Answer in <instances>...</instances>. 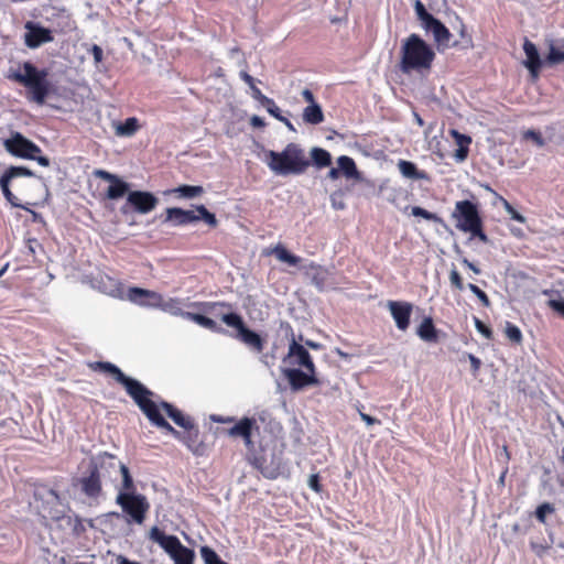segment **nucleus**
Returning <instances> with one entry per match:
<instances>
[{
    "instance_id": "nucleus-21",
    "label": "nucleus",
    "mask_w": 564,
    "mask_h": 564,
    "mask_svg": "<svg viewBox=\"0 0 564 564\" xmlns=\"http://www.w3.org/2000/svg\"><path fill=\"white\" fill-rule=\"evenodd\" d=\"M427 32H432L438 50L447 48L452 39L449 30L436 18H433L423 26Z\"/></svg>"
},
{
    "instance_id": "nucleus-45",
    "label": "nucleus",
    "mask_w": 564,
    "mask_h": 564,
    "mask_svg": "<svg viewBox=\"0 0 564 564\" xmlns=\"http://www.w3.org/2000/svg\"><path fill=\"white\" fill-rule=\"evenodd\" d=\"M449 282H451L452 288L457 291H463L465 288L463 278L459 274V272L456 270V268H453L449 272Z\"/></svg>"
},
{
    "instance_id": "nucleus-47",
    "label": "nucleus",
    "mask_w": 564,
    "mask_h": 564,
    "mask_svg": "<svg viewBox=\"0 0 564 564\" xmlns=\"http://www.w3.org/2000/svg\"><path fill=\"white\" fill-rule=\"evenodd\" d=\"M467 288L478 297L485 307L490 306V300L488 295L480 288L474 283H468Z\"/></svg>"
},
{
    "instance_id": "nucleus-55",
    "label": "nucleus",
    "mask_w": 564,
    "mask_h": 564,
    "mask_svg": "<svg viewBox=\"0 0 564 564\" xmlns=\"http://www.w3.org/2000/svg\"><path fill=\"white\" fill-rule=\"evenodd\" d=\"M547 305L561 316L564 317V301L563 300H550Z\"/></svg>"
},
{
    "instance_id": "nucleus-17",
    "label": "nucleus",
    "mask_w": 564,
    "mask_h": 564,
    "mask_svg": "<svg viewBox=\"0 0 564 564\" xmlns=\"http://www.w3.org/2000/svg\"><path fill=\"white\" fill-rule=\"evenodd\" d=\"M387 306L397 328L405 332L410 326L413 304L406 301H389Z\"/></svg>"
},
{
    "instance_id": "nucleus-27",
    "label": "nucleus",
    "mask_w": 564,
    "mask_h": 564,
    "mask_svg": "<svg viewBox=\"0 0 564 564\" xmlns=\"http://www.w3.org/2000/svg\"><path fill=\"white\" fill-rule=\"evenodd\" d=\"M267 254H274L275 258L289 265L296 267L301 263V257L291 253L282 243H278L270 251L265 252Z\"/></svg>"
},
{
    "instance_id": "nucleus-28",
    "label": "nucleus",
    "mask_w": 564,
    "mask_h": 564,
    "mask_svg": "<svg viewBox=\"0 0 564 564\" xmlns=\"http://www.w3.org/2000/svg\"><path fill=\"white\" fill-rule=\"evenodd\" d=\"M337 167L339 169V173H341L347 178H358L359 172L357 170L355 161L347 155H341L337 159Z\"/></svg>"
},
{
    "instance_id": "nucleus-11",
    "label": "nucleus",
    "mask_w": 564,
    "mask_h": 564,
    "mask_svg": "<svg viewBox=\"0 0 564 564\" xmlns=\"http://www.w3.org/2000/svg\"><path fill=\"white\" fill-rule=\"evenodd\" d=\"M116 502L134 523L142 524L144 522L150 509V503L145 496L134 492H119Z\"/></svg>"
},
{
    "instance_id": "nucleus-1",
    "label": "nucleus",
    "mask_w": 564,
    "mask_h": 564,
    "mask_svg": "<svg viewBox=\"0 0 564 564\" xmlns=\"http://www.w3.org/2000/svg\"><path fill=\"white\" fill-rule=\"evenodd\" d=\"M89 368L93 371L104 372L106 375L111 376L116 382L121 384L128 395L135 402L137 394H140L141 398L148 400L150 403L154 404L158 412L164 411L166 415L180 427L188 429L195 422L188 415H185L181 410L175 408L172 403H169L162 400L159 395H156L153 391L148 389L143 383L138 381L137 379L130 378L126 376L122 370L116 365L109 361H94L90 362Z\"/></svg>"
},
{
    "instance_id": "nucleus-63",
    "label": "nucleus",
    "mask_w": 564,
    "mask_h": 564,
    "mask_svg": "<svg viewBox=\"0 0 564 564\" xmlns=\"http://www.w3.org/2000/svg\"><path fill=\"white\" fill-rule=\"evenodd\" d=\"M250 124L253 128H264L265 121L261 117L254 115L250 118Z\"/></svg>"
},
{
    "instance_id": "nucleus-23",
    "label": "nucleus",
    "mask_w": 564,
    "mask_h": 564,
    "mask_svg": "<svg viewBox=\"0 0 564 564\" xmlns=\"http://www.w3.org/2000/svg\"><path fill=\"white\" fill-rule=\"evenodd\" d=\"M397 166L404 178L412 181H430V175L425 171L419 170L416 164L411 161L401 159L398 161Z\"/></svg>"
},
{
    "instance_id": "nucleus-37",
    "label": "nucleus",
    "mask_w": 564,
    "mask_h": 564,
    "mask_svg": "<svg viewBox=\"0 0 564 564\" xmlns=\"http://www.w3.org/2000/svg\"><path fill=\"white\" fill-rule=\"evenodd\" d=\"M412 215L415 217H421L425 220L434 221V223H442V218L438 217L436 214L431 213L420 206L412 207Z\"/></svg>"
},
{
    "instance_id": "nucleus-34",
    "label": "nucleus",
    "mask_w": 564,
    "mask_h": 564,
    "mask_svg": "<svg viewBox=\"0 0 564 564\" xmlns=\"http://www.w3.org/2000/svg\"><path fill=\"white\" fill-rule=\"evenodd\" d=\"M129 189V185L117 177V181L111 182L107 189V197L109 199H118L126 195Z\"/></svg>"
},
{
    "instance_id": "nucleus-31",
    "label": "nucleus",
    "mask_w": 564,
    "mask_h": 564,
    "mask_svg": "<svg viewBox=\"0 0 564 564\" xmlns=\"http://www.w3.org/2000/svg\"><path fill=\"white\" fill-rule=\"evenodd\" d=\"M140 129L139 120L135 117L127 118L116 126V134L119 137H131Z\"/></svg>"
},
{
    "instance_id": "nucleus-64",
    "label": "nucleus",
    "mask_w": 564,
    "mask_h": 564,
    "mask_svg": "<svg viewBox=\"0 0 564 564\" xmlns=\"http://www.w3.org/2000/svg\"><path fill=\"white\" fill-rule=\"evenodd\" d=\"M302 96H303L304 100L307 101L310 105L316 104L314 94L310 89L305 88L302 91Z\"/></svg>"
},
{
    "instance_id": "nucleus-39",
    "label": "nucleus",
    "mask_w": 564,
    "mask_h": 564,
    "mask_svg": "<svg viewBox=\"0 0 564 564\" xmlns=\"http://www.w3.org/2000/svg\"><path fill=\"white\" fill-rule=\"evenodd\" d=\"M414 9L419 20L422 23V26H424L429 21H431L434 18L430 12H427L424 4L420 0L415 1Z\"/></svg>"
},
{
    "instance_id": "nucleus-49",
    "label": "nucleus",
    "mask_w": 564,
    "mask_h": 564,
    "mask_svg": "<svg viewBox=\"0 0 564 564\" xmlns=\"http://www.w3.org/2000/svg\"><path fill=\"white\" fill-rule=\"evenodd\" d=\"M451 134L455 139L458 147H469L471 143V138L469 135L463 134L455 129L451 130Z\"/></svg>"
},
{
    "instance_id": "nucleus-16",
    "label": "nucleus",
    "mask_w": 564,
    "mask_h": 564,
    "mask_svg": "<svg viewBox=\"0 0 564 564\" xmlns=\"http://www.w3.org/2000/svg\"><path fill=\"white\" fill-rule=\"evenodd\" d=\"M283 377L288 380L293 391H300L308 386L319 384V380L315 372L303 371L299 368H284L282 369Z\"/></svg>"
},
{
    "instance_id": "nucleus-5",
    "label": "nucleus",
    "mask_w": 564,
    "mask_h": 564,
    "mask_svg": "<svg viewBox=\"0 0 564 564\" xmlns=\"http://www.w3.org/2000/svg\"><path fill=\"white\" fill-rule=\"evenodd\" d=\"M434 59L435 52L417 34H411L404 41L401 50V69L404 73L430 70Z\"/></svg>"
},
{
    "instance_id": "nucleus-14",
    "label": "nucleus",
    "mask_w": 564,
    "mask_h": 564,
    "mask_svg": "<svg viewBox=\"0 0 564 564\" xmlns=\"http://www.w3.org/2000/svg\"><path fill=\"white\" fill-rule=\"evenodd\" d=\"M281 328H285V333L292 336L283 362H288L293 367H302L308 372H315L316 367L313 362V358L308 350L295 340L292 326L288 322H282Z\"/></svg>"
},
{
    "instance_id": "nucleus-36",
    "label": "nucleus",
    "mask_w": 564,
    "mask_h": 564,
    "mask_svg": "<svg viewBox=\"0 0 564 564\" xmlns=\"http://www.w3.org/2000/svg\"><path fill=\"white\" fill-rule=\"evenodd\" d=\"M159 307H162L164 311L173 315H181L183 317L186 313L182 311V301L180 299H170L166 302L162 299V304Z\"/></svg>"
},
{
    "instance_id": "nucleus-54",
    "label": "nucleus",
    "mask_w": 564,
    "mask_h": 564,
    "mask_svg": "<svg viewBox=\"0 0 564 564\" xmlns=\"http://www.w3.org/2000/svg\"><path fill=\"white\" fill-rule=\"evenodd\" d=\"M531 550L535 553L536 556L542 557L546 551L549 550V545L536 543V542H530Z\"/></svg>"
},
{
    "instance_id": "nucleus-29",
    "label": "nucleus",
    "mask_w": 564,
    "mask_h": 564,
    "mask_svg": "<svg viewBox=\"0 0 564 564\" xmlns=\"http://www.w3.org/2000/svg\"><path fill=\"white\" fill-rule=\"evenodd\" d=\"M184 317L212 332L218 333L221 330L214 319L203 314L186 312Z\"/></svg>"
},
{
    "instance_id": "nucleus-53",
    "label": "nucleus",
    "mask_w": 564,
    "mask_h": 564,
    "mask_svg": "<svg viewBox=\"0 0 564 564\" xmlns=\"http://www.w3.org/2000/svg\"><path fill=\"white\" fill-rule=\"evenodd\" d=\"M210 420L216 423H223V424H235V422L238 421L235 416H223L219 414H212Z\"/></svg>"
},
{
    "instance_id": "nucleus-15",
    "label": "nucleus",
    "mask_w": 564,
    "mask_h": 564,
    "mask_svg": "<svg viewBox=\"0 0 564 564\" xmlns=\"http://www.w3.org/2000/svg\"><path fill=\"white\" fill-rule=\"evenodd\" d=\"M24 28L26 30L24 34V44L29 48H37L45 43L54 41L53 31L40 25L39 23L28 21Z\"/></svg>"
},
{
    "instance_id": "nucleus-43",
    "label": "nucleus",
    "mask_w": 564,
    "mask_h": 564,
    "mask_svg": "<svg viewBox=\"0 0 564 564\" xmlns=\"http://www.w3.org/2000/svg\"><path fill=\"white\" fill-rule=\"evenodd\" d=\"M522 138H523V140H532L535 143V145H538L540 148L545 144V141H544L541 132L533 130V129H529V130L524 131L522 133Z\"/></svg>"
},
{
    "instance_id": "nucleus-2",
    "label": "nucleus",
    "mask_w": 564,
    "mask_h": 564,
    "mask_svg": "<svg viewBox=\"0 0 564 564\" xmlns=\"http://www.w3.org/2000/svg\"><path fill=\"white\" fill-rule=\"evenodd\" d=\"M135 404L140 411L145 415L150 423L159 429L164 430L166 433L173 435L176 440L181 441L194 455L202 456L206 451L205 443L199 437V429L195 424L191 427L184 429L185 432L175 430L162 415L158 412L154 404L137 394Z\"/></svg>"
},
{
    "instance_id": "nucleus-9",
    "label": "nucleus",
    "mask_w": 564,
    "mask_h": 564,
    "mask_svg": "<svg viewBox=\"0 0 564 564\" xmlns=\"http://www.w3.org/2000/svg\"><path fill=\"white\" fill-rule=\"evenodd\" d=\"M223 433L232 440L242 441L247 452L256 453L258 438L260 436V425L254 416H242Z\"/></svg>"
},
{
    "instance_id": "nucleus-8",
    "label": "nucleus",
    "mask_w": 564,
    "mask_h": 564,
    "mask_svg": "<svg viewBox=\"0 0 564 564\" xmlns=\"http://www.w3.org/2000/svg\"><path fill=\"white\" fill-rule=\"evenodd\" d=\"M199 220H203L210 228L218 226L215 214L210 213L204 205L195 206L194 210H186L180 207H169L165 210L164 223H171L173 226H186Z\"/></svg>"
},
{
    "instance_id": "nucleus-41",
    "label": "nucleus",
    "mask_w": 564,
    "mask_h": 564,
    "mask_svg": "<svg viewBox=\"0 0 564 564\" xmlns=\"http://www.w3.org/2000/svg\"><path fill=\"white\" fill-rule=\"evenodd\" d=\"M562 62H564V52L560 51L554 46H551L545 57V63H547L549 65H556Z\"/></svg>"
},
{
    "instance_id": "nucleus-7",
    "label": "nucleus",
    "mask_w": 564,
    "mask_h": 564,
    "mask_svg": "<svg viewBox=\"0 0 564 564\" xmlns=\"http://www.w3.org/2000/svg\"><path fill=\"white\" fill-rule=\"evenodd\" d=\"M115 467V456L110 454H102L97 459L91 460L88 467V475L78 479L82 492L90 498L98 499L102 494L101 473L100 469L106 465Z\"/></svg>"
},
{
    "instance_id": "nucleus-3",
    "label": "nucleus",
    "mask_w": 564,
    "mask_h": 564,
    "mask_svg": "<svg viewBox=\"0 0 564 564\" xmlns=\"http://www.w3.org/2000/svg\"><path fill=\"white\" fill-rule=\"evenodd\" d=\"M7 78L23 86L28 99L37 105H43L52 91L48 70L40 69L31 62H24L17 69H10Z\"/></svg>"
},
{
    "instance_id": "nucleus-33",
    "label": "nucleus",
    "mask_w": 564,
    "mask_h": 564,
    "mask_svg": "<svg viewBox=\"0 0 564 564\" xmlns=\"http://www.w3.org/2000/svg\"><path fill=\"white\" fill-rule=\"evenodd\" d=\"M311 158L313 161V164L317 169L327 167L332 164V155L330 153L322 148H313L311 150Z\"/></svg>"
},
{
    "instance_id": "nucleus-30",
    "label": "nucleus",
    "mask_w": 564,
    "mask_h": 564,
    "mask_svg": "<svg viewBox=\"0 0 564 564\" xmlns=\"http://www.w3.org/2000/svg\"><path fill=\"white\" fill-rule=\"evenodd\" d=\"M303 120L310 124H319L324 121V113L318 104L308 105L303 110Z\"/></svg>"
},
{
    "instance_id": "nucleus-59",
    "label": "nucleus",
    "mask_w": 564,
    "mask_h": 564,
    "mask_svg": "<svg viewBox=\"0 0 564 564\" xmlns=\"http://www.w3.org/2000/svg\"><path fill=\"white\" fill-rule=\"evenodd\" d=\"M469 153V147H458V149L455 151V159L458 162H463L467 159Z\"/></svg>"
},
{
    "instance_id": "nucleus-60",
    "label": "nucleus",
    "mask_w": 564,
    "mask_h": 564,
    "mask_svg": "<svg viewBox=\"0 0 564 564\" xmlns=\"http://www.w3.org/2000/svg\"><path fill=\"white\" fill-rule=\"evenodd\" d=\"M358 412H359V415H360L361 420L367 425H373V424H380L381 423L380 420L364 413L360 409H358Z\"/></svg>"
},
{
    "instance_id": "nucleus-22",
    "label": "nucleus",
    "mask_w": 564,
    "mask_h": 564,
    "mask_svg": "<svg viewBox=\"0 0 564 564\" xmlns=\"http://www.w3.org/2000/svg\"><path fill=\"white\" fill-rule=\"evenodd\" d=\"M523 51L527 56L524 65L530 70L531 75L536 77L542 67V61L540 58L538 48L531 41L525 39L523 43Z\"/></svg>"
},
{
    "instance_id": "nucleus-35",
    "label": "nucleus",
    "mask_w": 564,
    "mask_h": 564,
    "mask_svg": "<svg viewBox=\"0 0 564 564\" xmlns=\"http://www.w3.org/2000/svg\"><path fill=\"white\" fill-rule=\"evenodd\" d=\"M217 306L231 308V305L225 302H193L188 307L199 310L206 314H213Z\"/></svg>"
},
{
    "instance_id": "nucleus-44",
    "label": "nucleus",
    "mask_w": 564,
    "mask_h": 564,
    "mask_svg": "<svg viewBox=\"0 0 564 564\" xmlns=\"http://www.w3.org/2000/svg\"><path fill=\"white\" fill-rule=\"evenodd\" d=\"M200 555L205 564H215L218 560H220L219 555L209 546H203L200 549Z\"/></svg>"
},
{
    "instance_id": "nucleus-24",
    "label": "nucleus",
    "mask_w": 564,
    "mask_h": 564,
    "mask_svg": "<svg viewBox=\"0 0 564 564\" xmlns=\"http://www.w3.org/2000/svg\"><path fill=\"white\" fill-rule=\"evenodd\" d=\"M416 335L426 343L438 341V330L434 325L431 316H424L421 324L416 328Z\"/></svg>"
},
{
    "instance_id": "nucleus-26",
    "label": "nucleus",
    "mask_w": 564,
    "mask_h": 564,
    "mask_svg": "<svg viewBox=\"0 0 564 564\" xmlns=\"http://www.w3.org/2000/svg\"><path fill=\"white\" fill-rule=\"evenodd\" d=\"M204 187L200 185H180L177 187L167 189L164 195H173L176 198L193 199L200 197L204 194Z\"/></svg>"
},
{
    "instance_id": "nucleus-62",
    "label": "nucleus",
    "mask_w": 564,
    "mask_h": 564,
    "mask_svg": "<svg viewBox=\"0 0 564 564\" xmlns=\"http://www.w3.org/2000/svg\"><path fill=\"white\" fill-rule=\"evenodd\" d=\"M91 53H93V56H94V59L96 63H100L102 61V56H104V53H102V48L98 45H93L91 47Z\"/></svg>"
},
{
    "instance_id": "nucleus-57",
    "label": "nucleus",
    "mask_w": 564,
    "mask_h": 564,
    "mask_svg": "<svg viewBox=\"0 0 564 564\" xmlns=\"http://www.w3.org/2000/svg\"><path fill=\"white\" fill-rule=\"evenodd\" d=\"M86 531V528L83 523V520L79 516H75L74 518V525H73V532L76 535H80Z\"/></svg>"
},
{
    "instance_id": "nucleus-4",
    "label": "nucleus",
    "mask_w": 564,
    "mask_h": 564,
    "mask_svg": "<svg viewBox=\"0 0 564 564\" xmlns=\"http://www.w3.org/2000/svg\"><path fill=\"white\" fill-rule=\"evenodd\" d=\"M265 156L268 166L278 175H300L311 165L304 150L294 142L288 143L281 152L270 150Z\"/></svg>"
},
{
    "instance_id": "nucleus-56",
    "label": "nucleus",
    "mask_w": 564,
    "mask_h": 564,
    "mask_svg": "<svg viewBox=\"0 0 564 564\" xmlns=\"http://www.w3.org/2000/svg\"><path fill=\"white\" fill-rule=\"evenodd\" d=\"M308 486L315 492L322 491V485L319 482V476L317 474H313L308 478Z\"/></svg>"
},
{
    "instance_id": "nucleus-13",
    "label": "nucleus",
    "mask_w": 564,
    "mask_h": 564,
    "mask_svg": "<svg viewBox=\"0 0 564 564\" xmlns=\"http://www.w3.org/2000/svg\"><path fill=\"white\" fill-rule=\"evenodd\" d=\"M452 218L457 230L467 232L482 221L477 204L464 199L455 203Z\"/></svg>"
},
{
    "instance_id": "nucleus-58",
    "label": "nucleus",
    "mask_w": 564,
    "mask_h": 564,
    "mask_svg": "<svg viewBox=\"0 0 564 564\" xmlns=\"http://www.w3.org/2000/svg\"><path fill=\"white\" fill-rule=\"evenodd\" d=\"M94 174H95L97 177H99V178H101V180H105V181H108V182H110V183H111V182H113V181H117V177H118L117 175L111 174V173H109V172H107V171H105V170H96V171L94 172Z\"/></svg>"
},
{
    "instance_id": "nucleus-42",
    "label": "nucleus",
    "mask_w": 564,
    "mask_h": 564,
    "mask_svg": "<svg viewBox=\"0 0 564 564\" xmlns=\"http://www.w3.org/2000/svg\"><path fill=\"white\" fill-rule=\"evenodd\" d=\"M506 336L512 343L520 344L522 341V333H521L520 328L511 323H507Z\"/></svg>"
},
{
    "instance_id": "nucleus-18",
    "label": "nucleus",
    "mask_w": 564,
    "mask_h": 564,
    "mask_svg": "<svg viewBox=\"0 0 564 564\" xmlns=\"http://www.w3.org/2000/svg\"><path fill=\"white\" fill-rule=\"evenodd\" d=\"M127 203L133 207L139 214H148L152 212L159 199L150 192L133 191L128 194Z\"/></svg>"
},
{
    "instance_id": "nucleus-6",
    "label": "nucleus",
    "mask_w": 564,
    "mask_h": 564,
    "mask_svg": "<svg viewBox=\"0 0 564 564\" xmlns=\"http://www.w3.org/2000/svg\"><path fill=\"white\" fill-rule=\"evenodd\" d=\"M149 539L158 543L171 556L174 564H194V550L183 545L176 535H167L159 527H152Z\"/></svg>"
},
{
    "instance_id": "nucleus-50",
    "label": "nucleus",
    "mask_w": 564,
    "mask_h": 564,
    "mask_svg": "<svg viewBox=\"0 0 564 564\" xmlns=\"http://www.w3.org/2000/svg\"><path fill=\"white\" fill-rule=\"evenodd\" d=\"M468 232L471 235V237L478 238L484 243H487L489 240L488 236L484 231V223L482 221L479 223L477 226H475V228H471Z\"/></svg>"
},
{
    "instance_id": "nucleus-40",
    "label": "nucleus",
    "mask_w": 564,
    "mask_h": 564,
    "mask_svg": "<svg viewBox=\"0 0 564 564\" xmlns=\"http://www.w3.org/2000/svg\"><path fill=\"white\" fill-rule=\"evenodd\" d=\"M414 9L419 20L422 23V26H424L429 21H431L434 18L430 12H427L424 4L420 0L415 1Z\"/></svg>"
},
{
    "instance_id": "nucleus-38",
    "label": "nucleus",
    "mask_w": 564,
    "mask_h": 564,
    "mask_svg": "<svg viewBox=\"0 0 564 564\" xmlns=\"http://www.w3.org/2000/svg\"><path fill=\"white\" fill-rule=\"evenodd\" d=\"M119 468L122 474V487L126 490L124 492H133L134 484L130 475L129 468L123 464H120Z\"/></svg>"
},
{
    "instance_id": "nucleus-52",
    "label": "nucleus",
    "mask_w": 564,
    "mask_h": 564,
    "mask_svg": "<svg viewBox=\"0 0 564 564\" xmlns=\"http://www.w3.org/2000/svg\"><path fill=\"white\" fill-rule=\"evenodd\" d=\"M467 358L470 362L471 372L476 376L481 368V360L473 354H467Z\"/></svg>"
},
{
    "instance_id": "nucleus-48",
    "label": "nucleus",
    "mask_w": 564,
    "mask_h": 564,
    "mask_svg": "<svg viewBox=\"0 0 564 564\" xmlns=\"http://www.w3.org/2000/svg\"><path fill=\"white\" fill-rule=\"evenodd\" d=\"M554 511V508L552 505L550 503H542L540 505L536 510H535V517L536 519L541 522V523H544L545 522V517H546V513H551Z\"/></svg>"
},
{
    "instance_id": "nucleus-51",
    "label": "nucleus",
    "mask_w": 564,
    "mask_h": 564,
    "mask_svg": "<svg viewBox=\"0 0 564 564\" xmlns=\"http://www.w3.org/2000/svg\"><path fill=\"white\" fill-rule=\"evenodd\" d=\"M503 205L511 219L521 224L525 223V218L518 213L508 200H505Z\"/></svg>"
},
{
    "instance_id": "nucleus-61",
    "label": "nucleus",
    "mask_w": 564,
    "mask_h": 564,
    "mask_svg": "<svg viewBox=\"0 0 564 564\" xmlns=\"http://www.w3.org/2000/svg\"><path fill=\"white\" fill-rule=\"evenodd\" d=\"M250 88L252 90V97L262 105V102L264 101V98H268V97L262 94V91L256 86V84L250 86Z\"/></svg>"
},
{
    "instance_id": "nucleus-25",
    "label": "nucleus",
    "mask_w": 564,
    "mask_h": 564,
    "mask_svg": "<svg viewBox=\"0 0 564 564\" xmlns=\"http://www.w3.org/2000/svg\"><path fill=\"white\" fill-rule=\"evenodd\" d=\"M305 273L311 278L312 283L319 290L326 285L329 276L328 270L315 262H311L305 267Z\"/></svg>"
},
{
    "instance_id": "nucleus-10",
    "label": "nucleus",
    "mask_w": 564,
    "mask_h": 564,
    "mask_svg": "<svg viewBox=\"0 0 564 564\" xmlns=\"http://www.w3.org/2000/svg\"><path fill=\"white\" fill-rule=\"evenodd\" d=\"M3 145L13 156L34 160L45 167L50 165V159L41 155V148L19 132H15L9 139H6Z\"/></svg>"
},
{
    "instance_id": "nucleus-12",
    "label": "nucleus",
    "mask_w": 564,
    "mask_h": 564,
    "mask_svg": "<svg viewBox=\"0 0 564 564\" xmlns=\"http://www.w3.org/2000/svg\"><path fill=\"white\" fill-rule=\"evenodd\" d=\"M221 321L229 327L237 330V338L256 352H262L264 349V339L259 334L249 329L237 313H228L221 316Z\"/></svg>"
},
{
    "instance_id": "nucleus-46",
    "label": "nucleus",
    "mask_w": 564,
    "mask_h": 564,
    "mask_svg": "<svg viewBox=\"0 0 564 564\" xmlns=\"http://www.w3.org/2000/svg\"><path fill=\"white\" fill-rule=\"evenodd\" d=\"M474 323L476 329L488 340H491L494 338L492 329L486 325L482 321H480L478 317H474Z\"/></svg>"
},
{
    "instance_id": "nucleus-32",
    "label": "nucleus",
    "mask_w": 564,
    "mask_h": 564,
    "mask_svg": "<svg viewBox=\"0 0 564 564\" xmlns=\"http://www.w3.org/2000/svg\"><path fill=\"white\" fill-rule=\"evenodd\" d=\"M262 106L267 109V111L274 117L276 120L283 122L291 131H295L292 122L281 113V109L278 107L275 101L272 98H264Z\"/></svg>"
},
{
    "instance_id": "nucleus-20",
    "label": "nucleus",
    "mask_w": 564,
    "mask_h": 564,
    "mask_svg": "<svg viewBox=\"0 0 564 564\" xmlns=\"http://www.w3.org/2000/svg\"><path fill=\"white\" fill-rule=\"evenodd\" d=\"M127 295L138 305L158 307L162 304V295L154 291L133 286L129 288Z\"/></svg>"
},
{
    "instance_id": "nucleus-19",
    "label": "nucleus",
    "mask_w": 564,
    "mask_h": 564,
    "mask_svg": "<svg viewBox=\"0 0 564 564\" xmlns=\"http://www.w3.org/2000/svg\"><path fill=\"white\" fill-rule=\"evenodd\" d=\"M32 177L34 176V173L24 166H10L6 170L3 175L0 178V187L3 192L4 197L14 206H18V204L14 202L15 196L10 191V182L13 178L17 177Z\"/></svg>"
}]
</instances>
